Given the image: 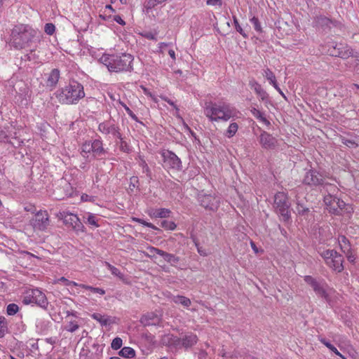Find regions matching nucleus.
<instances>
[{"mask_svg": "<svg viewBox=\"0 0 359 359\" xmlns=\"http://www.w3.org/2000/svg\"><path fill=\"white\" fill-rule=\"evenodd\" d=\"M60 79V71L57 69H53L47 79V86L55 87L58 83Z\"/></svg>", "mask_w": 359, "mask_h": 359, "instance_id": "b1692460", "label": "nucleus"}, {"mask_svg": "<svg viewBox=\"0 0 359 359\" xmlns=\"http://www.w3.org/2000/svg\"><path fill=\"white\" fill-rule=\"evenodd\" d=\"M105 265L110 270L111 273L113 275L118 277L120 279L123 278V275L118 269H117L116 267L114 266L113 265L107 262H105Z\"/></svg>", "mask_w": 359, "mask_h": 359, "instance_id": "4c0bfd02", "label": "nucleus"}, {"mask_svg": "<svg viewBox=\"0 0 359 359\" xmlns=\"http://www.w3.org/2000/svg\"><path fill=\"white\" fill-rule=\"evenodd\" d=\"M198 201L205 209L212 211L217 210L220 203L217 196L207 194H198Z\"/></svg>", "mask_w": 359, "mask_h": 359, "instance_id": "9b49d317", "label": "nucleus"}, {"mask_svg": "<svg viewBox=\"0 0 359 359\" xmlns=\"http://www.w3.org/2000/svg\"><path fill=\"white\" fill-rule=\"evenodd\" d=\"M234 119L235 118L232 119L224 132V135L228 138L233 137L238 130L239 125L237 122L233 121Z\"/></svg>", "mask_w": 359, "mask_h": 359, "instance_id": "393cba45", "label": "nucleus"}, {"mask_svg": "<svg viewBox=\"0 0 359 359\" xmlns=\"http://www.w3.org/2000/svg\"><path fill=\"white\" fill-rule=\"evenodd\" d=\"M151 218H167L171 214V210L168 208H151L147 211Z\"/></svg>", "mask_w": 359, "mask_h": 359, "instance_id": "6ab92c4d", "label": "nucleus"}, {"mask_svg": "<svg viewBox=\"0 0 359 359\" xmlns=\"http://www.w3.org/2000/svg\"><path fill=\"white\" fill-rule=\"evenodd\" d=\"M114 20L121 25L123 26L126 25V22L121 18L120 15H115L114 17Z\"/></svg>", "mask_w": 359, "mask_h": 359, "instance_id": "052dcab7", "label": "nucleus"}, {"mask_svg": "<svg viewBox=\"0 0 359 359\" xmlns=\"http://www.w3.org/2000/svg\"><path fill=\"white\" fill-rule=\"evenodd\" d=\"M350 54H351V51H349V50H347V51H345L343 53L341 51H339V49L336 50L335 48H334L333 50H331L330 52V55L335 56V57H340L342 58L348 57L350 55Z\"/></svg>", "mask_w": 359, "mask_h": 359, "instance_id": "58836bf2", "label": "nucleus"}, {"mask_svg": "<svg viewBox=\"0 0 359 359\" xmlns=\"http://www.w3.org/2000/svg\"><path fill=\"white\" fill-rule=\"evenodd\" d=\"M148 250L149 251V252L151 254V255H154L155 253L156 254H158L159 255H161V253L159 252L160 251H162V250H160V249H158V248H156L154 247H152V246H149L147 248Z\"/></svg>", "mask_w": 359, "mask_h": 359, "instance_id": "13d9d810", "label": "nucleus"}, {"mask_svg": "<svg viewBox=\"0 0 359 359\" xmlns=\"http://www.w3.org/2000/svg\"><path fill=\"white\" fill-rule=\"evenodd\" d=\"M338 243L341 251L344 253H348L351 250L350 242L345 236H339Z\"/></svg>", "mask_w": 359, "mask_h": 359, "instance_id": "a878e982", "label": "nucleus"}, {"mask_svg": "<svg viewBox=\"0 0 359 359\" xmlns=\"http://www.w3.org/2000/svg\"><path fill=\"white\" fill-rule=\"evenodd\" d=\"M121 105L123 107L125 110L126 111L127 114L135 121L137 120V116L132 111V110L124 103H121Z\"/></svg>", "mask_w": 359, "mask_h": 359, "instance_id": "5fc2aeb1", "label": "nucleus"}, {"mask_svg": "<svg viewBox=\"0 0 359 359\" xmlns=\"http://www.w3.org/2000/svg\"><path fill=\"white\" fill-rule=\"evenodd\" d=\"M98 130L100 132L104 134H111L114 137L121 138V133L119 128L114 125L109 123H101L99 124Z\"/></svg>", "mask_w": 359, "mask_h": 359, "instance_id": "a211bd4d", "label": "nucleus"}, {"mask_svg": "<svg viewBox=\"0 0 359 359\" xmlns=\"http://www.w3.org/2000/svg\"><path fill=\"white\" fill-rule=\"evenodd\" d=\"M158 4H160L158 0H146L144 3V8L149 13L150 10L154 8Z\"/></svg>", "mask_w": 359, "mask_h": 359, "instance_id": "ea45409f", "label": "nucleus"}, {"mask_svg": "<svg viewBox=\"0 0 359 359\" xmlns=\"http://www.w3.org/2000/svg\"><path fill=\"white\" fill-rule=\"evenodd\" d=\"M263 76L269 81V83L272 86L277 83L276 77L274 73L269 69L266 68L263 71Z\"/></svg>", "mask_w": 359, "mask_h": 359, "instance_id": "7c9ffc66", "label": "nucleus"}, {"mask_svg": "<svg viewBox=\"0 0 359 359\" xmlns=\"http://www.w3.org/2000/svg\"><path fill=\"white\" fill-rule=\"evenodd\" d=\"M161 253V256L163 257V259L172 265L177 264L180 262V258L175 255L168 253L163 250L159 252Z\"/></svg>", "mask_w": 359, "mask_h": 359, "instance_id": "cd10ccee", "label": "nucleus"}, {"mask_svg": "<svg viewBox=\"0 0 359 359\" xmlns=\"http://www.w3.org/2000/svg\"><path fill=\"white\" fill-rule=\"evenodd\" d=\"M273 88L280 93V95L285 99H286V96L282 90L279 88L278 83L273 86Z\"/></svg>", "mask_w": 359, "mask_h": 359, "instance_id": "e2e57ef3", "label": "nucleus"}, {"mask_svg": "<svg viewBox=\"0 0 359 359\" xmlns=\"http://www.w3.org/2000/svg\"><path fill=\"white\" fill-rule=\"evenodd\" d=\"M31 224L34 229L44 231L50 224L49 215L46 210H39L35 217L31 221Z\"/></svg>", "mask_w": 359, "mask_h": 359, "instance_id": "ddd939ff", "label": "nucleus"}, {"mask_svg": "<svg viewBox=\"0 0 359 359\" xmlns=\"http://www.w3.org/2000/svg\"><path fill=\"white\" fill-rule=\"evenodd\" d=\"M207 4L209 6L222 5V0H208Z\"/></svg>", "mask_w": 359, "mask_h": 359, "instance_id": "bf43d9fd", "label": "nucleus"}, {"mask_svg": "<svg viewBox=\"0 0 359 359\" xmlns=\"http://www.w3.org/2000/svg\"><path fill=\"white\" fill-rule=\"evenodd\" d=\"M296 211L298 215L302 216H307V215L309 213V208L304 207L302 205L299 203L297 204Z\"/></svg>", "mask_w": 359, "mask_h": 359, "instance_id": "49530a36", "label": "nucleus"}, {"mask_svg": "<svg viewBox=\"0 0 359 359\" xmlns=\"http://www.w3.org/2000/svg\"><path fill=\"white\" fill-rule=\"evenodd\" d=\"M172 301L175 304L182 305L184 308H189L191 304V299L182 295L173 296L172 298Z\"/></svg>", "mask_w": 359, "mask_h": 359, "instance_id": "bb28decb", "label": "nucleus"}, {"mask_svg": "<svg viewBox=\"0 0 359 359\" xmlns=\"http://www.w3.org/2000/svg\"><path fill=\"white\" fill-rule=\"evenodd\" d=\"M8 332V323L5 317L0 316V338H2Z\"/></svg>", "mask_w": 359, "mask_h": 359, "instance_id": "72a5a7b5", "label": "nucleus"}, {"mask_svg": "<svg viewBox=\"0 0 359 359\" xmlns=\"http://www.w3.org/2000/svg\"><path fill=\"white\" fill-rule=\"evenodd\" d=\"M262 147L266 149H273L278 144V140L266 131H263L259 137Z\"/></svg>", "mask_w": 359, "mask_h": 359, "instance_id": "f3484780", "label": "nucleus"}, {"mask_svg": "<svg viewBox=\"0 0 359 359\" xmlns=\"http://www.w3.org/2000/svg\"><path fill=\"white\" fill-rule=\"evenodd\" d=\"M119 139L121 140L119 145L121 151L126 153H130V151H131L130 145L126 141H124L121 137Z\"/></svg>", "mask_w": 359, "mask_h": 359, "instance_id": "09e8293b", "label": "nucleus"}, {"mask_svg": "<svg viewBox=\"0 0 359 359\" xmlns=\"http://www.w3.org/2000/svg\"><path fill=\"white\" fill-rule=\"evenodd\" d=\"M326 264L337 272H341L344 269L343 257L334 250H326L320 252Z\"/></svg>", "mask_w": 359, "mask_h": 359, "instance_id": "0eeeda50", "label": "nucleus"}, {"mask_svg": "<svg viewBox=\"0 0 359 359\" xmlns=\"http://www.w3.org/2000/svg\"><path fill=\"white\" fill-rule=\"evenodd\" d=\"M22 302L25 305L36 304L42 308H46L48 304L46 294L39 289L26 290L23 294Z\"/></svg>", "mask_w": 359, "mask_h": 359, "instance_id": "423d86ee", "label": "nucleus"}, {"mask_svg": "<svg viewBox=\"0 0 359 359\" xmlns=\"http://www.w3.org/2000/svg\"><path fill=\"white\" fill-rule=\"evenodd\" d=\"M252 114L256 118L260 123L264 124L266 126H271V122L268 120L265 116V114L255 107H252L250 109Z\"/></svg>", "mask_w": 359, "mask_h": 359, "instance_id": "412c9836", "label": "nucleus"}, {"mask_svg": "<svg viewBox=\"0 0 359 359\" xmlns=\"http://www.w3.org/2000/svg\"><path fill=\"white\" fill-rule=\"evenodd\" d=\"M91 318L98 321L102 325H107L109 323V320L104 316L98 313H94L91 315Z\"/></svg>", "mask_w": 359, "mask_h": 359, "instance_id": "473e14b6", "label": "nucleus"}, {"mask_svg": "<svg viewBox=\"0 0 359 359\" xmlns=\"http://www.w3.org/2000/svg\"><path fill=\"white\" fill-rule=\"evenodd\" d=\"M90 153L93 154L92 142H86L81 146V154L84 158H88Z\"/></svg>", "mask_w": 359, "mask_h": 359, "instance_id": "2f4dec72", "label": "nucleus"}, {"mask_svg": "<svg viewBox=\"0 0 359 359\" xmlns=\"http://www.w3.org/2000/svg\"><path fill=\"white\" fill-rule=\"evenodd\" d=\"M233 23H234L235 28H236V31L238 32H239L243 36L246 37L247 35L243 32V29H242V27L239 25V22H238V20L236 16H233Z\"/></svg>", "mask_w": 359, "mask_h": 359, "instance_id": "8fccbe9b", "label": "nucleus"}, {"mask_svg": "<svg viewBox=\"0 0 359 359\" xmlns=\"http://www.w3.org/2000/svg\"><path fill=\"white\" fill-rule=\"evenodd\" d=\"M19 311V306L15 304H10L7 306L6 313L8 316H14Z\"/></svg>", "mask_w": 359, "mask_h": 359, "instance_id": "37998d69", "label": "nucleus"}, {"mask_svg": "<svg viewBox=\"0 0 359 359\" xmlns=\"http://www.w3.org/2000/svg\"><path fill=\"white\" fill-rule=\"evenodd\" d=\"M161 226L166 230L173 231L177 228V224L172 221L163 220L161 222Z\"/></svg>", "mask_w": 359, "mask_h": 359, "instance_id": "79ce46f5", "label": "nucleus"}, {"mask_svg": "<svg viewBox=\"0 0 359 359\" xmlns=\"http://www.w3.org/2000/svg\"><path fill=\"white\" fill-rule=\"evenodd\" d=\"M55 27L53 24H52V23L46 24L45 27H44V31L46 34H48L49 35H52L55 32Z\"/></svg>", "mask_w": 359, "mask_h": 359, "instance_id": "864d4df0", "label": "nucleus"}, {"mask_svg": "<svg viewBox=\"0 0 359 359\" xmlns=\"http://www.w3.org/2000/svg\"><path fill=\"white\" fill-rule=\"evenodd\" d=\"M198 337L196 334L190 333L185 335L183 338L180 339L177 337L170 336V345H173L175 347L182 346L185 348L192 347L198 342Z\"/></svg>", "mask_w": 359, "mask_h": 359, "instance_id": "f8f14e48", "label": "nucleus"}, {"mask_svg": "<svg viewBox=\"0 0 359 359\" xmlns=\"http://www.w3.org/2000/svg\"><path fill=\"white\" fill-rule=\"evenodd\" d=\"M204 114L212 123H225L238 118L241 113L228 103L210 101L205 104Z\"/></svg>", "mask_w": 359, "mask_h": 359, "instance_id": "f257e3e1", "label": "nucleus"}, {"mask_svg": "<svg viewBox=\"0 0 359 359\" xmlns=\"http://www.w3.org/2000/svg\"><path fill=\"white\" fill-rule=\"evenodd\" d=\"M81 200L83 202H94L95 198V196H89L86 194H83L81 196Z\"/></svg>", "mask_w": 359, "mask_h": 359, "instance_id": "6e6d98bb", "label": "nucleus"}, {"mask_svg": "<svg viewBox=\"0 0 359 359\" xmlns=\"http://www.w3.org/2000/svg\"><path fill=\"white\" fill-rule=\"evenodd\" d=\"M319 341H320V343H322L323 344H324L327 348H328L331 351H332L333 353H334L337 356H339V358H341V359H346V357L342 355L337 349L335 346H334L330 342H329L328 341H327L324 338H320L319 339Z\"/></svg>", "mask_w": 359, "mask_h": 359, "instance_id": "c85d7f7f", "label": "nucleus"}, {"mask_svg": "<svg viewBox=\"0 0 359 359\" xmlns=\"http://www.w3.org/2000/svg\"><path fill=\"white\" fill-rule=\"evenodd\" d=\"M79 287L90 290L95 293H98L101 295H103L105 294L104 290L100 288V287H94L90 285H85V284H80Z\"/></svg>", "mask_w": 359, "mask_h": 359, "instance_id": "c9c22d12", "label": "nucleus"}, {"mask_svg": "<svg viewBox=\"0 0 359 359\" xmlns=\"http://www.w3.org/2000/svg\"><path fill=\"white\" fill-rule=\"evenodd\" d=\"M250 86L262 100H265L268 98L267 93L262 88V86L258 82L255 80L250 81Z\"/></svg>", "mask_w": 359, "mask_h": 359, "instance_id": "aec40b11", "label": "nucleus"}, {"mask_svg": "<svg viewBox=\"0 0 359 359\" xmlns=\"http://www.w3.org/2000/svg\"><path fill=\"white\" fill-rule=\"evenodd\" d=\"M93 154L95 157L102 156L105 154V150L102 147V142L99 140H95L92 142Z\"/></svg>", "mask_w": 359, "mask_h": 359, "instance_id": "4be33fe9", "label": "nucleus"}, {"mask_svg": "<svg viewBox=\"0 0 359 359\" xmlns=\"http://www.w3.org/2000/svg\"><path fill=\"white\" fill-rule=\"evenodd\" d=\"M168 54L170 56V57L175 61L176 60V55H175V52L174 50H168Z\"/></svg>", "mask_w": 359, "mask_h": 359, "instance_id": "69168bd1", "label": "nucleus"}, {"mask_svg": "<svg viewBox=\"0 0 359 359\" xmlns=\"http://www.w3.org/2000/svg\"><path fill=\"white\" fill-rule=\"evenodd\" d=\"M251 247L253 249V250L255 251V253H257L258 252V250L255 245V244L253 243V242H251Z\"/></svg>", "mask_w": 359, "mask_h": 359, "instance_id": "774afa93", "label": "nucleus"}, {"mask_svg": "<svg viewBox=\"0 0 359 359\" xmlns=\"http://www.w3.org/2000/svg\"><path fill=\"white\" fill-rule=\"evenodd\" d=\"M168 46V43L161 42L158 43L159 53L163 54L165 48Z\"/></svg>", "mask_w": 359, "mask_h": 359, "instance_id": "4d7b16f0", "label": "nucleus"}, {"mask_svg": "<svg viewBox=\"0 0 359 359\" xmlns=\"http://www.w3.org/2000/svg\"><path fill=\"white\" fill-rule=\"evenodd\" d=\"M134 57L129 53L103 54L100 58L111 72H132L133 70Z\"/></svg>", "mask_w": 359, "mask_h": 359, "instance_id": "f03ea898", "label": "nucleus"}, {"mask_svg": "<svg viewBox=\"0 0 359 359\" xmlns=\"http://www.w3.org/2000/svg\"><path fill=\"white\" fill-rule=\"evenodd\" d=\"M324 179V177L316 170H310L306 172L303 183L310 186H317L322 184Z\"/></svg>", "mask_w": 359, "mask_h": 359, "instance_id": "4468645a", "label": "nucleus"}, {"mask_svg": "<svg viewBox=\"0 0 359 359\" xmlns=\"http://www.w3.org/2000/svg\"><path fill=\"white\" fill-rule=\"evenodd\" d=\"M131 220L133 222H138V223H140L145 226H147L149 228H151L152 229L160 231V229L158 227H156L155 225H154L152 223L146 222L144 219L133 217H131Z\"/></svg>", "mask_w": 359, "mask_h": 359, "instance_id": "e433bc0d", "label": "nucleus"}, {"mask_svg": "<svg viewBox=\"0 0 359 359\" xmlns=\"http://www.w3.org/2000/svg\"><path fill=\"white\" fill-rule=\"evenodd\" d=\"M274 207L283 220L287 221L290 219V205L287 203V195L286 193L280 191L275 194Z\"/></svg>", "mask_w": 359, "mask_h": 359, "instance_id": "6e6552de", "label": "nucleus"}, {"mask_svg": "<svg viewBox=\"0 0 359 359\" xmlns=\"http://www.w3.org/2000/svg\"><path fill=\"white\" fill-rule=\"evenodd\" d=\"M349 262H353L355 260V256L353 255L351 250L348 253H344Z\"/></svg>", "mask_w": 359, "mask_h": 359, "instance_id": "680f3d73", "label": "nucleus"}, {"mask_svg": "<svg viewBox=\"0 0 359 359\" xmlns=\"http://www.w3.org/2000/svg\"><path fill=\"white\" fill-rule=\"evenodd\" d=\"M78 323L76 320H71L65 327V330L70 332H74L79 329Z\"/></svg>", "mask_w": 359, "mask_h": 359, "instance_id": "a18cd8bd", "label": "nucleus"}, {"mask_svg": "<svg viewBox=\"0 0 359 359\" xmlns=\"http://www.w3.org/2000/svg\"><path fill=\"white\" fill-rule=\"evenodd\" d=\"M250 22L253 25L254 28L257 32H262V29L261 25L259 23V19L257 18H256V17L252 18L250 19Z\"/></svg>", "mask_w": 359, "mask_h": 359, "instance_id": "3c124183", "label": "nucleus"}, {"mask_svg": "<svg viewBox=\"0 0 359 359\" xmlns=\"http://www.w3.org/2000/svg\"><path fill=\"white\" fill-rule=\"evenodd\" d=\"M160 97L164 100L165 102H168L170 105H171L175 110V116L178 118L179 119H180L181 121H183V118L182 117L180 116V109L179 107L174 103V102H172V100H170L169 98H168L167 97L165 96H160Z\"/></svg>", "mask_w": 359, "mask_h": 359, "instance_id": "f704fd0d", "label": "nucleus"}, {"mask_svg": "<svg viewBox=\"0 0 359 359\" xmlns=\"http://www.w3.org/2000/svg\"><path fill=\"white\" fill-rule=\"evenodd\" d=\"M304 280L313 288L316 294L328 301V294L323 285L319 281L311 276H305Z\"/></svg>", "mask_w": 359, "mask_h": 359, "instance_id": "2eb2a0df", "label": "nucleus"}, {"mask_svg": "<svg viewBox=\"0 0 359 359\" xmlns=\"http://www.w3.org/2000/svg\"><path fill=\"white\" fill-rule=\"evenodd\" d=\"M58 217L63 220L65 225L72 227L74 230L77 231H83L84 226L81 223L77 215L63 211L59 213Z\"/></svg>", "mask_w": 359, "mask_h": 359, "instance_id": "9d476101", "label": "nucleus"}, {"mask_svg": "<svg viewBox=\"0 0 359 359\" xmlns=\"http://www.w3.org/2000/svg\"><path fill=\"white\" fill-rule=\"evenodd\" d=\"M60 282L63 283L67 286L73 285L76 287H79L80 285V284L77 283L76 282L69 280L65 277H61L58 278L57 280L54 281V283H59Z\"/></svg>", "mask_w": 359, "mask_h": 359, "instance_id": "c03bdc74", "label": "nucleus"}, {"mask_svg": "<svg viewBox=\"0 0 359 359\" xmlns=\"http://www.w3.org/2000/svg\"><path fill=\"white\" fill-rule=\"evenodd\" d=\"M162 315L156 312H148L140 318V322L144 326L158 325L161 322Z\"/></svg>", "mask_w": 359, "mask_h": 359, "instance_id": "dca6fc26", "label": "nucleus"}, {"mask_svg": "<svg viewBox=\"0 0 359 359\" xmlns=\"http://www.w3.org/2000/svg\"><path fill=\"white\" fill-rule=\"evenodd\" d=\"M55 97L61 104H76L85 95L83 86L76 81H72L65 86L59 88L55 93Z\"/></svg>", "mask_w": 359, "mask_h": 359, "instance_id": "7ed1b4c3", "label": "nucleus"}, {"mask_svg": "<svg viewBox=\"0 0 359 359\" xmlns=\"http://www.w3.org/2000/svg\"><path fill=\"white\" fill-rule=\"evenodd\" d=\"M197 249H198V252L201 255H202V256H206L207 255L206 252L203 250H202L201 248L198 247Z\"/></svg>", "mask_w": 359, "mask_h": 359, "instance_id": "338daca9", "label": "nucleus"}, {"mask_svg": "<svg viewBox=\"0 0 359 359\" xmlns=\"http://www.w3.org/2000/svg\"><path fill=\"white\" fill-rule=\"evenodd\" d=\"M141 88L142 89L144 95H146L147 96H148L149 97H152L153 94L149 91V90L148 88H147L146 87H144L143 86H141Z\"/></svg>", "mask_w": 359, "mask_h": 359, "instance_id": "0e129e2a", "label": "nucleus"}, {"mask_svg": "<svg viewBox=\"0 0 359 359\" xmlns=\"http://www.w3.org/2000/svg\"><path fill=\"white\" fill-rule=\"evenodd\" d=\"M341 142L348 147L356 148L358 146L355 141L344 137L341 138Z\"/></svg>", "mask_w": 359, "mask_h": 359, "instance_id": "603ef678", "label": "nucleus"}, {"mask_svg": "<svg viewBox=\"0 0 359 359\" xmlns=\"http://www.w3.org/2000/svg\"><path fill=\"white\" fill-rule=\"evenodd\" d=\"M83 219L84 222L88 224L90 226L94 228H97L100 226L98 223L100 219L93 213L87 212L86 216L83 217Z\"/></svg>", "mask_w": 359, "mask_h": 359, "instance_id": "5701e85b", "label": "nucleus"}, {"mask_svg": "<svg viewBox=\"0 0 359 359\" xmlns=\"http://www.w3.org/2000/svg\"><path fill=\"white\" fill-rule=\"evenodd\" d=\"M118 354L126 358H133L135 356V351L131 347L125 346L119 351Z\"/></svg>", "mask_w": 359, "mask_h": 359, "instance_id": "c756f323", "label": "nucleus"}, {"mask_svg": "<svg viewBox=\"0 0 359 359\" xmlns=\"http://www.w3.org/2000/svg\"><path fill=\"white\" fill-rule=\"evenodd\" d=\"M161 156L163 161V166L165 170L177 172L181 169L182 162L175 153L168 150L163 151Z\"/></svg>", "mask_w": 359, "mask_h": 359, "instance_id": "1a4fd4ad", "label": "nucleus"}, {"mask_svg": "<svg viewBox=\"0 0 359 359\" xmlns=\"http://www.w3.org/2000/svg\"><path fill=\"white\" fill-rule=\"evenodd\" d=\"M36 34V31L27 25H18L12 29L11 43L16 49L28 47Z\"/></svg>", "mask_w": 359, "mask_h": 359, "instance_id": "20e7f679", "label": "nucleus"}, {"mask_svg": "<svg viewBox=\"0 0 359 359\" xmlns=\"http://www.w3.org/2000/svg\"><path fill=\"white\" fill-rule=\"evenodd\" d=\"M324 203L328 212L333 215L351 218L354 209L351 204L345 203L335 195L328 194L324 196Z\"/></svg>", "mask_w": 359, "mask_h": 359, "instance_id": "39448f33", "label": "nucleus"}, {"mask_svg": "<svg viewBox=\"0 0 359 359\" xmlns=\"http://www.w3.org/2000/svg\"><path fill=\"white\" fill-rule=\"evenodd\" d=\"M123 344V340L120 337H116L114 338L111 344V347L114 350H118L119 349Z\"/></svg>", "mask_w": 359, "mask_h": 359, "instance_id": "de8ad7c7", "label": "nucleus"}, {"mask_svg": "<svg viewBox=\"0 0 359 359\" xmlns=\"http://www.w3.org/2000/svg\"><path fill=\"white\" fill-rule=\"evenodd\" d=\"M107 10H109L111 13L115 12V10L113 8L111 5L109 4L105 6L104 13L100 15V18H101L104 20H108L111 17V13L108 14L106 13Z\"/></svg>", "mask_w": 359, "mask_h": 359, "instance_id": "a19ab883", "label": "nucleus"}]
</instances>
